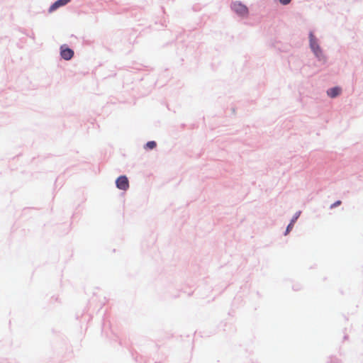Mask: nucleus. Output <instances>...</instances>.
I'll return each mask as SVG.
<instances>
[{"instance_id":"6","label":"nucleus","mask_w":363,"mask_h":363,"mask_svg":"<svg viewBox=\"0 0 363 363\" xmlns=\"http://www.w3.org/2000/svg\"><path fill=\"white\" fill-rule=\"evenodd\" d=\"M341 92V89L340 87H333L328 90L327 93L329 96L331 98L336 97Z\"/></svg>"},{"instance_id":"1","label":"nucleus","mask_w":363,"mask_h":363,"mask_svg":"<svg viewBox=\"0 0 363 363\" xmlns=\"http://www.w3.org/2000/svg\"><path fill=\"white\" fill-rule=\"evenodd\" d=\"M232 9L241 16H246L248 14L247 7L240 2H235L232 5Z\"/></svg>"},{"instance_id":"9","label":"nucleus","mask_w":363,"mask_h":363,"mask_svg":"<svg viewBox=\"0 0 363 363\" xmlns=\"http://www.w3.org/2000/svg\"><path fill=\"white\" fill-rule=\"evenodd\" d=\"M291 0H279V2L283 5H287L291 2Z\"/></svg>"},{"instance_id":"4","label":"nucleus","mask_w":363,"mask_h":363,"mask_svg":"<svg viewBox=\"0 0 363 363\" xmlns=\"http://www.w3.org/2000/svg\"><path fill=\"white\" fill-rule=\"evenodd\" d=\"M310 45L311 49L313 50L315 54L318 56L320 52V48L314 38V35L312 33H310Z\"/></svg>"},{"instance_id":"7","label":"nucleus","mask_w":363,"mask_h":363,"mask_svg":"<svg viewBox=\"0 0 363 363\" xmlns=\"http://www.w3.org/2000/svg\"><path fill=\"white\" fill-rule=\"evenodd\" d=\"M157 144L155 141H149L146 143L145 147L147 149H153L156 147Z\"/></svg>"},{"instance_id":"3","label":"nucleus","mask_w":363,"mask_h":363,"mask_svg":"<svg viewBox=\"0 0 363 363\" xmlns=\"http://www.w3.org/2000/svg\"><path fill=\"white\" fill-rule=\"evenodd\" d=\"M60 55L64 60H69L74 55V51L72 49L62 45L60 48Z\"/></svg>"},{"instance_id":"2","label":"nucleus","mask_w":363,"mask_h":363,"mask_svg":"<svg viewBox=\"0 0 363 363\" xmlns=\"http://www.w3.org/2000/svg\"><path fill=\"white\" fill-rule=\"evenodd\" d=\"M116 184L119 189L126 191L129 188V182L125 176L119 177L116 181Z\"/></svg>"},{"instance_id":"8","label":"nucleus","mask_w":363,"mask_h":363,"mask_svg":"<svg viewBox=\"0 0 363 363\" xmlns=\"http://www.w3.org/2000/svg\"><path fill=\"white\" fill-rule=\"evenodd\" d=\"M295 222V219L292 220L291 223L288 225L286 230V235L292 229L294 226V223Z\"/></svg>"},{"instance_id":"10","label":"nucleus","mask_w":363,"mask_h":363,"mask_svg":"<svg viewBox=\"0 0 363 363\" xmlns=\"http://www.w3.org/2000/svg\"><path fill=\"white\" fill-rule=\"evenodd\" d=\"M340 204H341V201H337L335 203H334L333 204H332L330 208H333L336 207V206H339Z\"/></svg>"},{"instance_id":"5","label":"nucleus","mask_w":363,"mask_h":363,"mask_svg":"<svg viewBox=\"0 0 363 363\" xmlns=\"http://www.w3.org/2000/svg\"><path fill=\"white\" fill-rule=\"evenodd\" d=\"M71 0H57L50 8V11H53L60 6H65L68 4Z\"/></svg>"}]
</instances>
